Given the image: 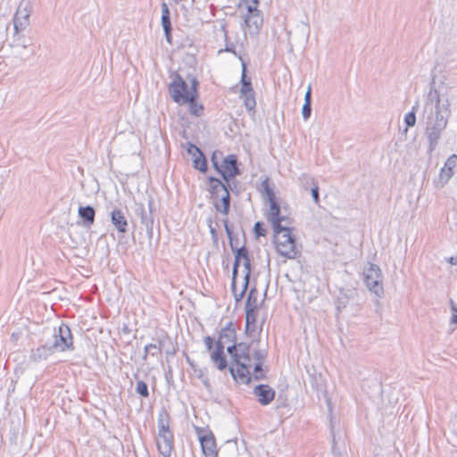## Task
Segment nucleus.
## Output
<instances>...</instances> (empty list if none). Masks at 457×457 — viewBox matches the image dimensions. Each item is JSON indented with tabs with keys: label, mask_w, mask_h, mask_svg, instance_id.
I'll return each mask as SVG.
<instances>
[{
	"label": "nucleus",
	"mask_w": 457,
	"mask_h": 457,
	"mask_svg": "<svg viewBox=\"0 0 457 457\" xmlns=\"http://www.w3.org/2000/svg\"><path fill=\"white\" fill-rule=\"evenodd\" d=\"M237 337L234 324L230 321L221 328L219 338L215 343V349L211 354V360L214 366L223 370L228 363L224 355V348L227 344H232L227 347V352L230 354L233 361L229 367V371L233 378L242 383L250 381L251 369H253V377L260 380L264 378L265 375L262 370V364L266 359L265 350L258 349L252 343L235 344Z\"/></svg>",
	"instance_id": "obj_1"
},
{
	"label": "nucleus",
	"mask_w": 457,
	"mask_h": 457,
	"mask_svg": "<svg viewBox=\"0 0 457 457\" xmlns=\"http://www.w3.org/2000/svg\"><path fill=\"white\" fill-rule=\"evenodd\" d=\"M451 115L450 101L445 87H436L435 82L428 91L421 112V120L425 125V135L428 140V151L433 152L447 126Z\"/></svg>",
	"instance_id": "obj_2"
},
{
	"label": "nucleus",
	"mask_w": 457,
	"mask_h": 457,
	"mask_svg": "<svg viewBox=\"0 0 457 457\" xmlns=\"http://www.w3.org/2000/svg\"><path fill=\"white\" fill-rule=\"evenodd\" d=\"M260 0H241L238 10L244 21L245 35L255 37L259 34L263 23L261 11L258 9Z\"/></svg>",
	"instance_id": "obj_3"
},
{
	"label": "nucleus",
	"mask_w": 457,
	"mask_h": 457,
	"mask_svg": "<svg viewBox=\"0 0 457 457\" xmlns=\"http://www.w3.org/2000/svg\"><path fill=\"white\" fill-rule=\"evenodd\" d=\"M187 80L190 87L179 74H175L169 86V93L174 102L179 104H187V100L197 98L198 81L194 76H189Z\"/></svg>",
	"instance_id": "obj_4"
},
{
	"label": "nucleus",
	"mask_w": 457,
	"mask_h": 457,
	"mask_svg": "<svg viewBox=\"0 0 457 457\" xmlns=\"http://www.w3.org/2000/svg\"><path fill=\"white\" fill-rule=\"evenodd\" d=\"M158 434L156 436L157 449L163 457H170L173 451V434L170 429V417L167 411H162L158 415Z\"/></svg>",
	"instance_id": "obj_5"
},
{
	"label": "nucleus",
	"mask_w": 457,
	"mask_h": 457,
	"mask_svg": "<svg viewBox=\"0 0 457 457\" xmlns=\"http://www.w3.org/2000/svg\"><path fill=\"white\" fill-rule=\"evenodd\" d=\"M274 244L277 252L287 259H295L299 253L295 239L292 236L291 228L280 226V228H273Z\"/></svg>",
	"instance_id": "obj_6"
},
{
	"label": "nucleus",
	"mask_w": 457,
	"mask_h": 457,
	"mask_svg": "<svg viewBox=\"0 0 457 457\" xmlns=\"http://www.w3.org/2000/svg\"><path fill=\"white\" fill-rule=\"evenodd\" d=\"M240 264L243 265V273H244V280L245 281H244L243 290L241 291V293L238 295L235 293V298L237 301H239L243 297V295L247 288V286L249 283V278H250V274H251V262H250V259L248 257V252L245 246L237 248L235 252V262H234V265H233L232 283H231L233 291H235L236 277H237Z\"/></svg>",
	"instance_id": "obj_7"
},
{
	"label": "nucleus",
	"mask_w": 457,
	"mask_h": 457,
	"mask_svg": "<svg viewBox=\"0 0 457 457\" xmlns=\"http://www.w3.org/2000/svg\"><path fill=\"white\" fill-rule=\"evenodd\" d=\"M363 276L365 285L369 290L377 296L381 297L384 295V287L382 284L383 275L380 268L376 264L368 263V267L364 270Z\"/></svg>",
	"instance_id": "obj_8"
},
{
	"label": "nucleus",
	"mask_w": 457,
	"mask_h": 457,
	"mask_svg": "<svg viewBox=\"0 0 457 457\" xmlns=\"http://www.w3.org/2000/svg\"><path fill=\"white\" fill-rule=\"evenodd\" d=\"M50 343L54 352H64L72 347V336L70 328L65 325H60L59 328H54L51 333Z\"/></svg>",
	"instance_id": "obj_9"
},
{
	"label": "nucleus",
	"mask_w": 457,
	"mask_h": 457,
	"mask_svg": "<svg viewBox=\"0 0 457 457\" xmlns=\"http://www.w3.org/2000/svg\"><path fill=\"white\" fill-rule=\"evenodd\" d=\"M457 166V155L452 154L441 168L438 178L434 180L436 188L444 187L454 174V169Z\"/></svg>",
	"instance_id": "obj_10"
},
{
	"label": "nucleus",
	"mask_w": 457,
	"mask_h": 457,
	"mask_svg": "<svg viewBox=\"0 0 457 457\" xmlns=\"http://www.w3.org/2000/svg\"><path fill=\"white\" fill-rule=\"evenodd\" d=\"M218 172L222 176L223 179L227 182L237 175L240 174L237 167V159L235 154H228L223 160L218 169Z\"/></svg>",
	"instance_id": "obj_11"
},
{
	"label": "nucleus",
	"mask_w": 457,
	"mask_h": 457,
	"mask_svg": "<svg viewBox=\"0 0 457 457\" xmlns=\"http://www.w3.org/2000/svg\"><path fill=\"white\" fill-rule=\"evenodd\" d=\"M30 9L28 1H21L13 17L14 30H24L29 24Z\"/></svg>",
	"instance_id": "obj_12"
},
{
	"label": "nucleus",
	"mask_w": 457,
	"mask_h": 457,
	"mask_svg": "<svg viewBox=\"0 0 457 457\" xmlns=\"http://www.w3.org/2000/svg\"><path fill=\"white\" fill-rule=\"evenodd\" d=\"M196 433L199 437L201 448L205 457H217L218 453L216 449V443L213 435L211 432H207L202 435V430L196 428Z\"/></svg>",
	"instance_id": "obj_13"
},
{
	"label": "nucleus",
	"mask_w": 457,
	"mask_h": 457,
	"mask_svg": "<svg viewBox=\"0 0 457 457\" xmlns=\"http://www.w3.org/2000/svg\"><path fill=\"white\" fill-rule=\"evenodd\" d=\"M254 95L255 94L252 87V83H247L241 86L240 97L243 99L244 105L248 112L253 111L256 106Z\"/></svg>",
	"instance_id": "obj_14"
},
{
	"label": "nucleus",
	"mask_w": 457,
	"mask_h": 457,
	"mask_svg": "<svg viewBox=\"0 0 457 457\" xmlns=\"http://www.w3.org/2000/svg\"><path fill=\"white\" fill-rule=\"evenodd\" d=\"M253 394L258 397L262 405L271 403L275 397V391L269 385H259L253 389Z\"/></svg>",
	"instance_id": "obj_15"
},
{
	"label": "nucleus",
	"mask_w": 457,
	"mask_h": 457,
	"mask_svg": "<svg viewBox=\"0 0 457 457\" xmlns=\"http://www.w3.org/2000/svg\"><path fill=\"white\" fill-rule=\"evenodd\" d=\"M187 153L194 157V168L202 172H205L207 170V163L202 151L196 145L189 144Z\"/></svg>",
	"instance_id": "obj_16"
},
{
	"label": "nucleus",
	"mask_w": 457,
	"mask_h": 457,
	"mask_svg": "<svg viewBox=\"0 0 457 457\" xmlns=\"http://www.w3.org/2000/svg\"><path fill=\"white\" fill-rule=\"evenodd\" d=\"M270 211L268 212V220L271 222L273 228H280L282 221L286 220L284 216H280V207L276 200L269 202Z\"/></svg>",
	"instance_id": "obj_17"
},
{
	"label": "nucleus",
	"mask_w": 457,
	"mask_h": 457,
	"mask_svg": "<svg viewBox=\"0 0 457 457\" xmlns=\"http://www.w3.org/2000/svg\"><path fill=\"white\" fill-rule=\"evenodd\" d=\"M54 353V348L49 342L46 343L35 350L31 351L29 359L34 362H39L46 360Z\"/></svg>",
	"instance_id": "obj_18"
},
{
	"label": "nucleus",
	"mask_w": 457,
	"mask_h": 457,
	"mask_svg": "<svg viewBox=\"0 0 457 457\" xmlns=\"http://www.w3.org/2000/svg\"><path fill=\"white\" fill-rule=\"evenodd\" d=\"M209 191L212 195V200L219 199L222 194L228 192V187L223 184L219 179L209 177Z\"/></svg>",
	"instance_id": "obj_19"
},
{
	"label": "nucleus",
	"mask_w": 457,
	"mask_h": 457,
	"mask_svg": "<svg viewBox=\"0 0 457 457\" xmlns=\"http://www.w3.org/2000/svg\"><path fill=\"white\" fill-rule=\"evenodd\" d=\"M111 220L114 228L120 233H125L128 230V221L123 213L120 209H114L111 212Z\"/></svg>",
	"instance_id": "obj_20"
},
{
	"label": "nucleus",
	"mask_w": 457,
	"mask_h": 457,
	"mask_svg": "<svg viewBox=\"0 0 457 457\" xmlns=\"http://www.w3.org/2000/svg\"><path fill=\"white\" fill-rule=\"evenodd\" d=\"M299 180L301 181L302 185L307 189V186L311 187V194L313 199V202L316 204H319L320 203V193H319V187L317 182L315 181L314 178L311 177L310 175L306 173H303Z\"/></svg>",
	"instance_id": "obj_21"
},
{
	"label": "nucleus",
	"mask_w": 457,
	"mask_h": 457,
	"mask_svg": "<svg viewBox=\"0 0 457 457\" xmlns=\"http://www.w3.org/2000/svg\"><path fill=\"white\" fill-rule=\"evenodd\" d=\"M79 218L86 227H90L95 222L96 212L92 206H80L78 211Z\"/></svg>",
	"instance_id": "obj_22"
},
{
	"label": "nucleus",
	"mask_w": 457,
	"mask_h": 457,
	"mask_svg": "<svg viewBox=\"0 0 457 457\" xmlns=\"http://www.w3.org/2000/svg\"><path fill=\"white\" fill-rule=\"evenodd\" d=\"M213 204L218 212L227 215L229 212L230 206L229 192L222 194V195H220L219 199L213 201Z\"/></svg>",
	"instance_id": "obj_23"
},
{
	"label": "nucleus",
	"mask_w": 457,
	"mask_h": 457,
	"mask_svg": "<svg viewBox=\"0 0 457 457\" xmlns=\"http://www.w3.org/2000/svg\"><path fill=\"white\" fill-rule=\"evenodd\" d=\"M22 31L23 30H14L12 37V42L10 44V46L12 47H21V48L27 47L24 35L21 34Z\"/></svg>",
	"instance_id": "obj_24"
},
{
	"label": "nucleus",
	"mask_w": 457,
	"mask_h": 457,
	"mask_svg": "<svg viewBox=\"0 0 457 457\" xmlns=\"http://www.w3.org/2000/svg\"><path fill=\"white\" fill-rule=\"evenodd\" d=\"M258 304V291L255 288H252L248 294L245 308L257 309Z\"/></svg>",
	"instance_id": "obj_25"
},
{
	"label": "nucleus",
	"mask_w": 457,
	"mask_h": 457,
	"mask_svg": "<svg viewBox=\"0 0 457 457\" xmlns=\"http://www.w3.org/2000/svg\"><path fill=\"white\" fill-rule=\"evenodd\" d=\"M162 353V344H149L145 346L144 359H146L147 355L157 356Z\"/></svg>",
	"instance_id": "obj_26"
},
{
	"label": "nucleus",
	"mask_w": 457,
	"mask_h": 457,
	"mask_svg": "<svg viewBox=\"0 0 457 457\" xmlns=\"http://www.w3.org/2000/svg\"><path fill=\"white\" fill-rule=\"evenodd\" d=\"M162 26L168 42L171 39V22L170 16H162Z\"/></svg>",
	"instance_id": "obj_27"
},
{
	"label": "nucleus",
	"mask_w": 457,
	"mask_h": 457,
	"mask_svg": "<svg viewBox=\"0 0 457 457\" xmlns=\"http://www.w3.org/2000/svg\"><path fill=\"white\" fill-rule=\"evenodd\" d=\"M196 98H193L192 100H187V104H189V111L195 116H200L203 112V105L198 104Z\"/></svg>",
	"instance_id": "obj_28"
},
{
	"label": "nucleus",
	"mask_w": 457,
	"mask_h": 457,
	"mask_svg": "<svg viewBox=\"0 0 457 457\" xmlns=\"http://www.w3.org/2000/svg\"><path fill=\"white\" fill-rule=\"evenodd\" d=\"M418 109V103L412 107V110L406 113L404 116V122L406 123L407 127H412L416 123V111Z\"/></svg>",
	"instance_id": "obj_29"
},
{
	"label": "nucleus",
	"mask_w": 457,
	"mask_h": 457,
	"mask_svg": "<svg viewBox=\"0 0 457 457\" xmlns=\"http://www.w3.org/2000/svg\"><path fill=\"white\" fill-rule=\"evenodd\" d=\"M136 392L143 397H147L149 395L147 385L142 380L137 381Z\"/></svg>",
	"instance_id": "obj_30"
},
{
	"label": "nucleus",
	"mask_w": 457,
	"mask_h": 457,
	"mask_svg": "<svg viewBox=\"0 0 457 457\" xmlns=\"http://www.w3.org/2000/svg\"><path fill=\"white\" fill-rule=\"evenodd\" d=\"M139 211H140L141 223L144 224L147 228H152L153 220L145 213L144 207L142 205L139 207Z\"/></svg>",
	"instance_id": "obj_31"
},
{
	"label": "nucleus",
	"mask_w": 457,
	"mask_h": 457,
	"mask_svg": "<svg viewBox=\"0 0 457 457\" xmlns=\"http://www.w3.org/2000/svg\"><path fill=\"white\" fill-rule=\"evenodd\" d=\"M256 310L257 309H249L245 308V320H246V327H248L251 323L253 324L256 320Z\"/></svg>",
	"instance_id": "obj_32"
},
{
	"label": "nucleus",
	"mask_w": 457,
	"mask_h": 457,
	"mask_svg": "<svg viewBox=\"0 0 457 457\" xmlns=\"http://www.w3.org/2000/svg\"><path fill=\"white\" fill-rule=\"evenodd\" d=\"M262 186L264 187V192H265L267 200L269 202L272 201V200H276L275 194H274L273 190L269 187L268 180L263 181Z\"/></svg>",
	"instance_id": "obj_33"
},
{
	"label": "nucleus",
	"mask_w": 457,
	"mask_h": 457,
	"mask_svg": "<svg viewBox=\"0 0 457 457\" xmlns=\"http://www.w3.org/2000/svg\"><path fill=\"white\" fill-rule=\"evenodd\" d=\"M239 59L241 60L242 62V76H241V86L242 85H245L247 83H251V79L250 78H247L246 76V64L245 62L242 60L241 57H239Z\"/></svg>",
	"instance_id": "obj_34"
},
{
	"label": "nucleus",
	"mask_w": 457,
	"mask_h": 457,
	"mask_svg": "<svg viewBox=\"0 0 457 457\" xmlns=\"http://www.w3.org/2000/svg\"><path fill=\"white\" fill-rule=\"evenodd\" d=\"M312 113V104L308 103H304L302 109V115L304 120H307L311 117Z\"/></svg>",
	"instance_id": "obj_35"
},
{
	"label": "nucleus",
	"mask_w": 457,
	"mask_h": 457,
	"mask_svg": "<svg viewBox=\"0 0 457 457\" xmlns=\"http://www.w3.org/2000/svg\"><path fill=\"white\" fill-rule=\"evenodd\" d=\"M222 157V154L220 152H214L212 155V162L215 170L218 171V169L220 167V163L218 159Z\"/></svg>",
	"instance_id": "obj_36"
},
{
	"label": "nucleus",
	"mask_w": 457,
	"mask_h": 457,
	"mask_svg": "<svg viewBox=\"0 0 457 457\" xmlns=\"http://www.w3.org/2000/svg\"><path fill=\"white\" fill-rule=\"evenodd\" d=\"M450 305H451V310L453 313V317L451 319V322L453 324L457 325V305L455 304V303L453 300L450 301Z\"/></svg>",
	"instance_id": "obj_37"
},
{
	"label": "nucleus",
	"mask_w": 457,
	"mask_h": 457,
	"mask_svg": "<svg viewBox=\"0 0 457 457\" xmlns=\"http://www.w3.org/2000/svg\"><path fill=\"white\" fill-rule=\"evenodd\" d=\"M254 232L257 237H263L265 236V229L262 228V225L261 222H256L254 224Z\"/></svg>",
	"instance_id": "obj_38"
},
{
	"label": "nucleus",
	"mask_w": 457,
	"mask_h": 457,
	"mask_svg": "<svg viewBox=\"0 0 457 457\" xmlns=\"http://www.w3.org/2000/svg\"><path fill=\"white\" fill-rule=\"evenodd\" d=\"M224 227H225L226 233L229 238L230 246H231L232 250H234L233 240H232V232L228 225L227 220H224Z\"/></svg>",
	"instance_id": "obj_39"
},
{
	"label": "nucleus",
	"mask_w": 457,
	"mask_h": 457,
	"mask_svg": "<svg viewBox=\"0 0 457 457\" xmlns=\"http://www.w3.org/2000/svg\"><path fill=\"white\" fill-rule=\"evenodd\" d=\"M225 448L231 451L233 455L237 453V444L236 442H227Z\"/></svg>",
	"instance_id": "obj_40"
},
{
	"label": "nucleus",
	"mask_w": 457,
	"mask_h": 457,
	"mask_svg": "<svg viewBox=\"0 0 457 457\" xmlns=\"http://www.w3.org/2000/svg\"><path fill=\"white\" fill-rule=\"evenodd\" d=\"M304 103H308L312 104V87L311 85L308 86L307 91L304 96Z\"/></svg>",
	"instance_id": "obj_41"
},
{
	"label": "nucleus",
	"mask_w": 457,
	"mask_h": 457,
	"mask_svg": "<svg viewBox=\"0 0 457 457\" xmlns=\"http://www.w3.org/2000/svg\"><path fill=\"white\" fill-rule=\"evenodd\" d=\"M204 342L207 350L210 351L213 346V339L211 337L207 336L204 337Z\"/></svg>",
	"instance_id": "obj_42"
},
{
	"label": "nucleus",
	"mask_w": 457,
	"mask_h": 457,
	"mask_svg": "<svg viewBox=\"0 0 457 457\" xmlns=\"http://www.w3.org/2000/svg\"><path fill=\"white\" fill-rule=\"evenodd\" d=\"M162 16H170V10L166 3L162 4Z\"/></svg>",
	"instance_id": "obj_43"
},
{
	"label": "nucleus",
	"mask_w": 457,
	"mask_h": 457,
	"mask_svg": "<svg viewBox=\"0 0 457 457\" xmlns=\"http://www.w3.org/2000/svg\"><path fill=\"white\" fill-rule=\"evenodd\" d=\"M225 51L233 53L234 54H237L233 48V45H230V46L227 45Z\"/></svg>",
	"instance_id": "obj_44"
},
{
	"label": "nucleus",
	"mask_w": 457,
	"mask_h": 457,
	"mask_svg": "<svg viewBox=\"0 0 457 457\" xmlns=\"http://www.w3.org/2000/svg\"><path fill=\"white\" fill-rule=\"evenodd\" d=\"M210 231H211L212 236H215V229L213 228H212L211 225H210Z\"/></svg>",
	"instance_id": "obj_45"
},
{
	"label": "nucleus",
	"mask_w": 457,
	"mask_h": 457,
	"mask_svg": "<svg viewBox=\"0 0 457 457\" xmlns=\"http://www.w3.org/2000/svg\"><path fill=\"white\" fill-rule=\"evenodd\" d=\"M3 0H0V3L2 2Z\"/></svg>",
	"instance_id": "obj_46"
}]
</instances>
